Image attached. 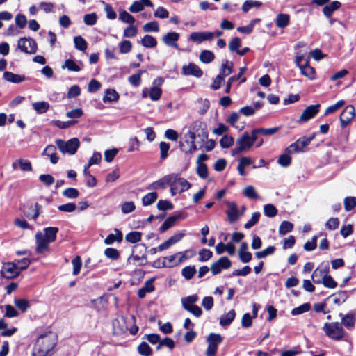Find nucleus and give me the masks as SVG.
<instances>
[{
  "instance_id": "obj_1",
  "label": "nucleus",
  "mask_w": 356,
  "mask_h": 356,
  "mask_svg": "<svg viewBox=\"0 0 356 356\" xmlns=\"http://www.w3.org/2000/svg\"><path fill=\"white\" fill-rule=\"evenodd\" d=\"M56 344V335L52 332L41 334L36 340L31 356H50Z\"/></svg>"
},
{
  "instance_id": "obj_2",
  "label": "nucleus",
  "mask_w": 356,
  "mask_h": 356,
  "mask_svg": "<svg viewBox=\"0 0 356 356\" xmlns=\"http://www.w3.org/2000/svg\"><path fill=\"white\" fill-rule=\"evenodd\" d=\"M323 330L329 338L334 341H340L346 334L342 325L339 322L325 323Z\"/></svg>"
},
{
  "instance_id": "obj_3",
  "label": "nucleus",
  "mask_w": 356,
  "mask_h": 356,
  "mask_svg": "<svg viewBox=\"0 0 356 356\" xmlns=\"http://www.w3.org/2000/svg\"><path fill=\"white\" fill-rule=\"evenodd\" d=\"M56 144L62 153L73 155L76 152L80 145V142L78 138H73L67 141L61 139H57L56 140Z\"/></svg>"
},
{
  "instance_id": "obj_4",
  "label": "nucleus",
  "mask_w": 356,
  "mask_h": 356,
  "mask_svg": "<svg viewBox=\"0 0 356 356\" xmlns=\"http://www.w3.org/2000/svg\"><path fill=\"white\" fill-rule=\"evenodd\" d=\"M223 337L220 334L210 333L206 341L208 343L207 348L205 351L206 356H216L218 346L222 342Z\"/></svg>"
},
{
  "instance_id": "obj_5",
  "label": "nucleus",
  "mask_w": 356,
  "mask_h": 356,
  "mask_svg": "<svg viewBox=\"0 0 356 356\" xmlns=\"http://www.w3.org/2000/svg\"><path fill=\"white\" fill-rule=\"evenodd\" d=\"M252 145L249 139V134L244 132L239 138L236 140V147L232 150V155L236 156L240 154L248 151Z\"/></svg>"
},
{
  "instance_id": "obj_6",
  "label": "nucleus",
  "mask_w": 356,
  "mask_h": 356,
  "mask_svg": "<svg viewBox=\"0 0 356 356\" xmlns=\"http://www.w3.org/2000/svg\"><path fill=\"white\" fill-rule=\"evenodd\" d=\"M0 273L3 277L10 280L19 276L21 272L15 262H7L3 264Z\"/></svg>"
},
{
  "instance_id": "obj_7",
  "label": "nucleus",
  "mask_w": 356,
  "mask_h": 356,
  "mask_svg": "<svg viewBox=\"0 0 356 356\" xmlns=\"http://www.w3.org/2000/svg\"><path fill=\"white\" fill-rule=\"evenodd\" d=\"M18 48L26 54H33L37 51L36 42L32 38H21L18 40Z\"/></svg>"
},
{
  "instance_id": "obj_8",
  "label": "nucleus",
  "mask_w": 356,
  "mask_h": 356,
  "mask_svg": "<svg viewBox=\"0 0 356 356\" xmlns=\"http://www.w3.org/2000/svg\"><path fill=\"white\" fill-rule=\"evenodd\" d=\"M232 266V261L227 257H222L211 266V271L213 275H218L225 269H228Z\"/></svg>"
},
{
  "instance_id": "obj_9",
  "label": "nucleus",
  "mask_w": 356,
  "mask_h": 356,
  "mask_svg": "<svg viewBox=\"0 0 356 356\" xmlns=\"http://www.w3.org/2000/svg\"><path fill=\"white\" fill-rule=\"evenodd\" d=\"M170 183L172 182L177 187L179 193L186 191L191 187V183L184 178L181 177L179 174H170Z\"/></svg>"
},
{
  "instance_id": "obj_10",
  "label": "nucleus",
  "mask_w": 356,
  "mask_h": 356,
  "mask_svg": "<svg viewBox=\"0 0 356 356\" xmlns=\"http://www.w3.org/2000/svg\"><path fill=\"white\" fill-rule=\"evenodd\" d=\"M320 106V104H318L307 107L302 113L298 122H305L313 118L319 112Z\"/></svg>"
},
{
  "instance_id": "obj_11",
  "label": "nucleus",
  "mask_w": 356,
  "mask_h": 356,
  "mask_svg": "<svg viewBox=\"0 0 356 356\" xmlns=\"http://www.w3.org/2000/svg\"><path fill=\"white\" fill-rule=\"evenodd\" d=\"M355 116V108L352 105H348L340 115V123L342 128H345Z\"/></svg>"
},
{
  "instance_id": "obj_12",
  "label": "nucleus",
  "mask_w": 356,
  "mask_h": 356,
  "mask_svg": "<svg viewBox=\"0 0 356 356\" xmlns=\"http://www.w3.org/2000/svg\"><path fill=\"white\" fill-rule=\"evenodd\" d=\"M181 70L182 74L185 76H193L200 78L203 75V72L200 67L193 63H190L187 65H184Z\"/></svg>"
},
{
  "instance_id": "obj_13",
  "label": "nucleus",
  "mask_w": 356,
  "mask_h": 356,
  "mask_svg": "<svg viewBox=\"0 0 356 356\" xmlns=\"http://www.w3.org/2000/svg\"><path fill=\"white\" fill-rule=\"evenodd\" d=\"M36 249L35 251L38 254H42L49 248V241L43 236V234L38 232L35 234Z\"/></svg>"
},
{
  "instance_id": "obj_14",
  "label": "nucleus",
  "mask_w": 356,
  "mask_h": 356,
  "mask_svg": "<svg viewBox=\"0 0 356 356\" xmlns=\"http://www.w3.org/2000/svg\"><path fill=\"white\" fill-rule=\"evenodd\" d=\"M177 259H178V256L177 255V253H175L172 255L163 257L162 259L163 261L161 263L159 259L154 261V266L157 267V268H159V267L170 268V267H172L174 266H177L179 264H177Z\"/></svg>"
},
{
  "instance_id": "obj_15",
  "label": "nucleus",
  "mask_w": 356,
  "mask_h": 356,
  "mask_svg": "<svg viewBox=\"0 0 356 356\" xmlns=\"http://www.w3.org/2000/svg\"><path fill=\"white\" fill-rule=\"evenodd\" d=\"M186 216H184L182 213H178L177 214H174L168 217L161 225L159 228V230L161 233L165 232L168 229L172 227L175 222L179 219H184Z\"/></svg>"
},
{
  "instance_id": "obj_16",
  "label": "nucleus",
  "mask_w": 356,
  "mask_h": 356,
  "mask_svg": "<svg viewBox=\"0 0 356 356\" xmlns=\"http://www.w3.org/2000/svg\"><path fill=\"white\" fill-rule=\"evenodd\" d=\"M179 38V33L177 32H168L167 34L164 35L162 38V40L163 43L171 47H174L175 49H179V45L177 43Z\"/></svg>"
},
{
  "instance_id": "obj_17",
  "label": "nucleus",
  "mask_w": 356,
  "mask_h": 356,
  "mask_svg": "<svg viewBox=\"0 0 356 356\" xmlns=\"http://www.w3.org/2000/svg\"><path fill=\"white\" fill-rule=\"evenodd\" d=\"M227 209L226 214L227 215L229 221L231 222H235L241 216L236 204L234 202H227Z\"/></svg>"
},
{
  "instance_id": "obj_18",
  "label": "nucleus",
  "mask_w": 356,
  "mask_h": 356,
  "mask_svg": "<svg viewBox=\"0 0 356 356\" xmlns=\"http://www.w3.org/2000/svg\"><path fill=\"white\" fill-rule=\"evenodd\" d=\"M214 37L213 32H193L190 35V39L193 42L201 43L206 40H212Z\"/></svg>"
},
{
  "instance_id": "obj_19",
  "label": "nucleus",
  "mask_w": 356,
  "mask_h": 356,
  "mask_svg": "<svg viewBox=\"0 0 356 356\" xmlns=\"http://www.w3.org/2000/svg\"><path fill=\"white\" fill-rule=\"evenodd\" d=\"M341 317V325H344L349 330H352L355 327L356 321V313L350 312L346 315L341 313L339 314Z\"/></svg>"
},
{
  "instance_id": "obj_20",
  "label": "nucleus",
  "mask_w": 356,
  "mask_h": 356,
  "mask_svg": "<svg viewBox=\"0 0 356 356\" xmlns=\"http://www.w3.org/2000/svg\"><path fill=\"white\" fill-rule=\"evenodd\" d=\"M329 270H330V268H329L328 266H326L323 268H317L312 273V278L313 282L315 284H321V280H316V277H318L319 278L323 279V277H325L329 273Z\"/></svg>"
},
{
  "instance_id": "obj_21",
  "label": "nucleus",
  "mask_w": 356,
  "mask_h": 356,
  "mask_svg": "<svg viewBox=\"0 0 356 356\" xmlns=\"http://www.w3.org/2000/svg\"><path fill=\"white\" fill-rule=\"evenodd\" d=\"M234 64L227 60H223L220 70L219 75L223 79L233 72Z\"/></svg>"
},
{
  "instance_id": "obj_22",
  "label": "nucleus",
  "mask_w": 356,
  "mask_h": 356,
  "mask_svg": "<svg viewBox=\"0 0 356 356\" xmlns=\"http://www.w3.org/2000/svg\"><path fill=\"white\" fill-rule=\"evenodd\" d=\"M3 77L7 81L13 83H19L26 79V77L24 75L16 74L8 71L3 73Z\"/></svg>"
},
{
  "instance_id": "obj_23",
  "label": "nucleus",
  "mask_w": 356,
  "mask_h": 356,
  "mask_svg": "<svg viewBox=\"0 0 356 356\" xmlns=\"http://www.w3.org/2000/svg\"><path fill=\"white\" fill-rule=\"evenodd\" d=\"M154 278L147 280L145 282L144 286L138 291V296L140 298H143L147 293H151L154 291Z\"/></svg>"
},
{
  "instance_id": "obj_24",
  "label": "nucleus",
  "mask_w": 356,
  "mask_h": 356,
  "mask_svg": "<svg viewBox=\"0 0 356 356\" xmlns=\"http://www.w3.org/2000/svg\"><path fill=\"white\" fill-rule=\"evenodd\" d=\"M170 182V175L163 177L162 179L152 182L149 184L147 189L148 190H156L158 188H164L168 183Z\"/></svg>"
},
{
  "instance_id": "obj_25",
  "label": "nucleus",
  "mask_w": 356,
  "mask_h": 356,
  "mask_svg": "<svg viewBox=\"0 0 356 356\" xmlns=\"http://www.w3.org/2000/svg\"><path fill=\"white\" fill-rule=\"evenodd\" d=\"M18 165H19V168L22 171L29 172L32 170L31 163L28 160H24L22 159L16 160L13 163L12 168L13 170H16Z\"/></svg>"
},
{
  "instance_id": "obj_26",
  "label": "nucleus",
  "mask_w": 356,
  "mask_h": 356,
  "mask_svg": "<svg viewBox=\"0 0 356 356\" xmlns=\"http://www.w3.org/2000/svg\"><path fill=\"white\" fill-rule=\"evenodd\" d=\"M341 6V3L339 1H334L323 8V13L327 17H330L332 13L338 10Z\"/></svg>"
},
{
  "instance_id": "obj_27",
  "label": "nucleus",
  "mask_w": 356,
  "mask_h": 356,
  "mask_svg": "<svg viewBox=\"0 0 356 356\" xmlns=\"http://www.w3.org/2000/svg\"><path fill=\"white\" fill-rule=\"evenodd\" d=\"M290 16L288 14H278L275 20V24L278 28L284 29L289 24Z\"/></svg>"
},
{
  "instance_id": "obj_28",
  "label": "nucleus",
  "mask_w": 356,
  "mask_h": 356,
  "mask_svg": "<svg viewBox=\"0 0 356 356\" xmlns=\"http://www.w3.org/2000/svg\"><path fill=\"white\" fill-rule=\"evenodd\" d=\"M58 232V228L56 227H48L44 229L43 236L49 241V242H54L56 239V235Z\"/></svg>"
},
{
  "instance_id": "obj_29",
  "label": "nucleus",
  "mask_w": 356,
  "mask_h": 356,
  "mask_svg": "<svg viewBox=\"0 0 356 356\" xmlns=\"http://www.w3.org/2000/svg\"><path fill=\"white\" fill-rule=\"evenodd\" d=\"M302 75L308 77L310 79H314L315 76L314 68L309 65V60H305L303 66L300 67Z\"/></svg>"
},
{
  "instance_id": "obj_30",
  "label": "nucleus",
  "mask_w": 356,
  "mask_h": 356,
  "mask_svg": "<svg viewBox=\"0 0 356 356\" xmlns=\"http://www.w3.org/2000/svg\"><path fill=\"white\" fill-rule=\"evenodd\" d=\"M235 316L236 313L234 309L229 311L225 315H222L220 318V325L223 327L229 325L234 321Z\"/></svg>"
},
{
  "instance_id": "obj_31",
  "label": "nucleus",
  "mask_w": 356,
  "mask_h": 356,
  "mask_svg": "<svg viewBox=\"0 0 356 356\" xmlns=\"http://www.w3.org/2000/svg\"><path fill=\"white\" fill-rule=\"evenodd\" d=\"M115 232H116V235L113 234H110L107 236V237L104 239V243L106 245H111L114 242H121L122 240V232L118 229H115Z\"/></svg>"
},
{
  "instance_id": "obj_32",
  "label": "nucleus",
  "mask_w": 356,
  "mask_h": 356,
  "mask_svg": "<svg viewBox=\"0 0 356 356\" xmlns=\"http://www.w3.org/2000/svg\"><path fill=\"white\" fill-rule=\"evenodd\" d=\"M333 297V302L338 305L345 302L348 298V292L346 291H339L332 296Z\"/></svg>"
},
{
  "instance_id": "obj_33",
  "label": "nucleus",
  "mask_w": 356,
  "mask_h": 356,
  "mask_svg": "<svg viewBox=\"0 0 356 356\" xmlns=\"http://www.w3.org/2000/svg\"><path fill=\"white\" fill-rule=\"evenodd\" d=\"M200 60L203 63H210L215 59L214 54L209 50H203L200 52Z\"/></svg>"
},
{
  "instance_id": "obj_34",
  "label": "nucleus",
  "mask_w": 356,
  "mask_h": 356,
  "mask_svg": "<svg viewBox=\"0 0 356 356\" xmlns=\"http://www.w3.org/2000/svg\"><path fill=\"white\" fill-rule=\"evenodd\" d=\"M33 109L39 114L46 113L49 108V104L47 102H37L32 104Z\"/></svg>"
},
{
  "instance_id": "obj_35",
  "label": "nucleus",
  "mask_w": 356,
  "mask_h": 356,
  "mask_svg": "<svg viewBox=\"0 0 356 356\" xmlns=\"http://www.w3.org/2000/svg\"><path fill=\"white\" fill-rule=\"evenodd\" d=\"M141 44L146 48H154L157 45V41L153 36L145 35L141 39Z\"/></svg>"
},
{
  "instance_id": "obj_36",
  "label": "nucleus",
  "mask_w": 356,
  "mask_h": 356,
  "mask_svg": "<svg viewBox=\"0 0 356 356\" xmlns=\"http://www.w3.org/2000/svg\"><path fill=\"white\" fill-rule=\"evenodd\" d=\"M119 99V94L114 89H107L103 97L104 102H115Z\"/></svg>"
},
{
  "instance_id": "obj_37",
  "label": "nucleus",
  "mask_w": 356,
  "mask_h": 356,
  "mask_svg": "<svg viewBox=\"0 0 356 356\" xmlns=\"http://www.w3.org/2000/svg\"><path fill=\"white\" fill-rule=\"evenodd\" d=\"M293 229V224L289 221L284 220L281 222L279 227V234L280 235H285L291 232Z\"/></svg>"
},
{
  "instance_id": "obj_38",
  "label": "nucleus",
  "mask_w": 356,
  "mask_h": 356,
  "mask_svg": "<svg viewBox=\"0 0 356 356\" xmlns=\"http://www.w3.org/2000/svg\"><path fill=\"white\" fill-rule=\"evenodd\" d=\"M74 43L75 48L79 51H85L87 49L88 44L86 40L80 36H75L74 38Z\"/></svg>"
},
{
  "instance_id": "obj_39",
  "label": "nucleus",
  "mask_w": 356,
  "mask_h": 356,
  "mask_svg": "<svg viewBox=\"0 0 356 356\" xmlns=\"http://www.w3.org/2000/svg\"><path fill=\"white\" fill-rule=\"evenodd\" d=\"M158 195L156 192H151L146 194L142 198V203L143 206H149L153 204L157 199Z\"/></svg>"
},
{
  "instance_id": "obj_40",
  "label": "nucleus",
  "mask_w": 356,
  "mask_h": 356,
  "mask_svg": "<svg viewBox=\"0 0 356 356\" xmlns=\"http://www.w3.org/2000/svg\"><path fill=\"white\" fill-rule=\"evenodd\" d=\"M142 233L140 232H131L125 236V239L131 243H136L141 240Z\"/></svg>"
},
{
  "instance_id": "obj_41",
  "label": "nucleus",
  "mask_w": 356,
  "mask_h": 356,
  "mask_svg": "<svg viewBox=\"0 0 356 356\" xmlns=\"http://www.w3.org/2000/svg\"><path fill=\"white\" fill-rule=\"evenodd\" d=\"M196 273L195 266H188L181 270V275L186 280H191Z\"/></svg>"
},
{
  "instance_id": "obj_42",
  "label": "nucleus",
  "mask_w": 356,
  "mask_h": 356,
  "mask_svg": "<svg viewBox=\"0 0 356 356\" xmlns=\"http://www.w3.org/2000/svg\"><path fill=\"white\" fill-rule=\"evenodd\" d=\"M261 6L262 3L261 1L247 0L243 3L242 6V10L244 13H247L253 7L259 8Z\"/></svg>"
},
{
  "instance_id": "obj_43",
  "label": "nucleus",
  "mask_w": 356,
  "mask_h": 356,
  "mask_svg": "<svg viewBox=\"0 0 356 356\" xmlns=\"http://www.w3.org/2000/svg\"><path fill=\"white\" fill-rule=\"evenodd\" d=\"M198 300V296L197 295L188 296L181 299V305L183 308L185 309V307H192Z\"/></svg>"
},
{
  "instance_id": "obj_44",
  "label": "nucleus",
  "mask_w": 356,
  "mask_h": 356,
  "mask_svg": "<svg viewBox=\"0 0 356 356\" xmlns=\"http://www.w3.org/2000/svg\"><path fill=\"white\" fill-rule=\"evenodd\" d=\"M138 352L143 356H150L152 353V348L146 342H142L138 346Z\"/></svg>"
},
{
  "instance_id": "obj_45",
  "label": "nucleus",
  "mask_w": 356,
  "mask_h": 356,
  "mask_svg": "<svg viewBox=\"0 0 356 356\" xmlns=\"http://www.w3.org/2000/svg\"><path fill=\"white\" fill-rule=\"evenodd\" d=\"M40 206L38 203H35L34 205H31L29 208L30 212L26 214L27 217L31 218L35 220L40 215Z\"/></svg>"
},
{
  "instance_id": "obj_46",
  "label": "nucleus",
  "mask_w": 356,
  "mask_h": 356,
  "mask_svg": "<svg viewBox=\"0 0 356 356\" xmlns=\"http://www.w3.org/2000/svg\"><path fill=\"white\" fill-rule=\"evenodd\" d=\"M289 154L286 152V154L280 155L277 159L278 164L284 168L289 166L291 163V158Z\"/></svg>"
},
{
  "instance_id": "obj_47",
  "label": "nucleus",
  "mask_w": 356,
  "mask_h": 356,
  "mask_svg": "<svg viewBox=\"0 0 356 356\" xmlns=\"http://www.w3.org/2000/svg\"><path fill=\"white\" fill-rule=\"evenodd\" d=\"M143 30L144 32L149 33V32H158L159 31V24L156 21H152L148 23H146L143 26Z\"/></svg>"
},
{
  "instance_id": "obj_48",
  "label": "nucleus",
  "mask_w": 356,
  "mask_h": 356,
  "mask_svg": "<svg viewBox=\"0 0 356 356\" xmlns=\"http://www.w3.org/2000/svg\"><path fill=\"white\" fill-rule=\"evenodd\" d=\"M300 141L296 140L295 143L291 144L285 150L288 154H294L302 152L303 148L300 145Z\"/></svg>"
},
{
  "instance_id": "obj_49",
  "label": "nucleus",
  "mask_w": 356,
  "mask_h": 356,
  "mask_svg": "<svg viewBox=\"0 0 356 356\" xmlns=\"http://www.w3.org/2000/svg\"><path fill=\"white\" fill-rule=\"evenodd\" d=\"M264 213L265 216L273 218L277 214V209L272 204H267L264 207Z\"/></svg>"
},
{
  "instance_id": "obj_50",
  "label": "nucleus",
  "mask_w": 356,
  "mask_h": 356,
  "mask_svg": "<svg viewBox=\"0 0 356 356\" xmlns=\"http://www.w3.org/2000/svg\"><path fill=\"white\" fill-rule=\"evenodd\" d=\"M278 127L259 128L254 129V132L259 133V134H261L263 136H271L275 134L278 131Z\"/></svg>"
},
{
  "instance_id": "obj_51",
  "label": "nucleus",
  "mask_w": 356,
  "mask_h": 356,
  "mask_svg": "<svg viewBox=\"0 0 356 356\" xmlns=\"http://www.w3.org/2000/svg\"><path fill=\"white\" fill-rule=\"evenodd\" d=\"M346 104L344 100H339L336 104L328 106L325 111V115H327L329 114L333 113L341 108Z\"/></svg>"
},
{
  "instance_id": "obj_52",
  "label": "nucleus",
  "mask_w": 356,
  "mask_h": 356,
  "mask_svg": "<svg viewBox=\"0 0 356 356\" xmlns=\"http://www.w3.org/2000/svg\"><path fill=\"white\" fill-rule=\"evenodd\" d=\"M321 283L327 288L334 289L337 286V283L334 280L332 277L327 274L321 280Z\"/></svg>"
},
{
  "instance_id": "obj_53",
  "label": "nucleus",
  "mask_w": 356,
  "mask_h": 356,
  "mask_svg": "<svg viewBox=\"0 0 356 356\" xmlns=\"http://www.w3.org/2000/svg\"><path fill=\"white\" fill-rule=\"evenodd\" d=\"M234 142V138L229 135H225L220 140V145L222 148H229L233 145Z\"/></svg>"
},
{
  "instance_id": "obj_54",
  "label": "nucleus",
  "mask_w": 356,
  "mask_h": 356,
  "mask_svg": "<svg viewBox=\"0 0 356 356\" xmlns=\"http://www.w3.org/2000/svg\"><path fill=\"white\" fill-rule=\"evenodd\" d=\"M104 254L107 258L112 260H117L120 257L119 251L117 249L113 248H108L105 249Z\"/></svg>"
},
{
  "instance_id": "obj_55",
  "label": "nucleus",
  "mask_w": 356,
  "mask_h": 356,
  "mask_svg": "<svg viewBox=\"0 0 356 356\" xmlns=\"http://www.w3.org/2000/svg\"><path fill=\"white\" fill-rule=\"evenodd\" d=\"M143 72H145V71L140 70L137 74H134L130 76L129 77V83L135 87L140 86L141 83V74Z\"/></svg>"
},
{
  "instance_id": "obj_56",
  "label": "nucleus",
  "mask_w": 356,
  "mask_h": 356,
  "mask_svg": "<svg viewBox=\"0 0 356 356\" xmlns=\"http://www.w3.org/2000/svg\"><path fill=\"white\" fill-rule=\"evenodd\" d=\"M311 307L309 303H304L298 307L293 308L291 311V314L293 316L299 315L308 312Z\"/></svg>"
},
{
  "instance_id": "obj_57",
  "label": "nucleus",
  "mask_w": 356,
  "mask_h": 356,
  "mask_svg": "<svg viewBox=\"0 0 356 356\" xmlns=\"http://www.w3.org/2000/svg\"><path fill=\"white\" fill-rule=\"evenodd\" d=\"M356 207V197H347L344 199V208L346 211L353 210Z\"/></svg>"
},
{
  "instance_id": "obj_58",
  "label": "nucleus",
  "mask_w": 356,
  "mask_h": 356,
  "mask_svg": "<svg viewBox=\"0 0 356 356\" xmlns=\"http://www.w3.org/2000/svg\"><path fill=\"white\" fill-rule=\"evenodd\" d=\"M119 19L122 22L130 24H132L135 22L134 17L125 10H123L120 13Z\"/></svg>"
},
{
  "instance_id": "obj_59",
  "label": "nucleus",
  "mask_w": 356,
  "mask_h": 356,
  "mask_svg": "<svg viewBox=\"0 0 356 356\" xmlns=\"http://www.w3.org/2000/svg\"><path fill=\"white\" fill-rule=\"evenodd\" d=\"M159 149L161 151L160 158L162 160L165 159L168 155V151L170 149V144L166 142H161L159 143Z\"/></svg>"
},
{
  "instance_id": "obj_60",
  "label": "nucleus",
  "mask_w": 356,
  "mask_h": 356,
  "mask_svg": "<svg viewBox=\"0 0 356 356\" xmlns=\"http://www.w3.org/2000/svg\"><path fill=\"white\" fill-rule=\"evenodd\" d=\"M15 305L23 312H26L30 307L29 302L26 299H17L15 300Z\"/></svg>"
},
{
  "instance_id": "obj_61",
  "label": "nucleus",
  "mask_w": 356,
  "mask_h": 356,
  "mask_svg": "<svg viewBox=\"0 0 356 356\" xmlns=\"http://www.w3.org/2000/svg\"><path fill=\"white\" fill-rule=\"evenodd\" d=\"M213 256V252L208 249L203 248L199 252V261L204 262L210 259Z\"/></svg>"
},
{
  "instance_id": "obj_62",
  "label": "nucleus",
  "mask_w": 356,
  "mask_h": 356,
  "mask_svg": "<svg viewBox=\"0 0 356 356\" xmlns=\"http://www.w3.org/2000/svg\"><path fill=\"white\" fill-rule=\"evenodd\" d=\"M63 68H67L69 71L79 72L81 68L71 59H67L65 61Z\"/></svg>"
},
{
  "instance_id": "obj_63",
  "label": "nucleus",
  "mask_w": 356,
  "mask_h": 356,
  "mask_svg": "<svg viewBox=\"0 0 356 356\" xmlns=\"http://www.w3.org/2000/svg\"><path fill=\"white\" fill-rule=\"evenodd\" d=\"M161 93L162 90L159 87H152L149 91V97L153 101H157L161 98Z\"/></svg>"
},
{
  "instance_id": "obj_64",
  "label": "nucleus",
  "mask_w": 356,
  "mask_h": 356,
  "mask_svg": "<svg viewBox=\"0 0 356 356\" xmlns=\"http://www.w3.org/2000/svg\"><path fill=\"white\" fill-rule=\"evenodd\" d=\"M97 16L96 13H92L86 14L83 17V22L86 25L93 26L97 23Z\"/></svg>"
}]
</instances>
